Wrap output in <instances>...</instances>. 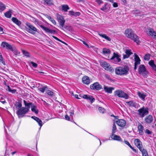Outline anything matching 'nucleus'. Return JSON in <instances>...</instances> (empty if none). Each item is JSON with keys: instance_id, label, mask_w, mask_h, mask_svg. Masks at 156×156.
<instances>
[{"instance_id": "f257e3e1", "label": "nucleus", "mask_w": 156, "mask_h": 156, "mask_svg": "<svg viewBox=\"0 0 156 156\" xmlns=\"http://www.w3.org/2000/svg\"><path fill=\"white\" fill-rule=\"evenodd\" d=\"M124 34L126 37L133 40L137 44H139L140 41L138 36L131 29H127L125 31Z\"/></svg>"}, {"instance_id": "f03ea898", "label": "nucleus", "mask_w": 156, "mask_h": 156, "mask_svg": "<svg viewBox=\"0 0 156 156\" xmlns=\"http://www.w3.org/2000/svg\"><path fill=\"white\" fill-rule=\"evenodd\" d=\"M129 70V68L127 66L122 67H119L116 68L115 69V73L119 75H126Z\"/></svg>"}, {"instance_id": "7ed1b4c3", "label": "nucleus", "mask_w": 156, "mask_h": 156, "mask_svg": "<svg viewBox=\"0 0 156 156\" xmlns=\"http://www.w3.org/2000/svg\"><path fill=\"white\" fill-rule=\"evenodd\" d=\"M148 108H145L144 107H143L138 109L137 112L140 117L142 118L145 115L148 114Z\"/></svg>"}, {"instance_id": "20e7f679", "label": "nucleus", "mask_w": 156, "mask_h": 156, "mask_svg": "<svg viewBox=\"0 0 156 156\" xmlns=\"http://www.w3.org/2000/svg\"><path fill=\"white\" fill-rule=\"evenodd\" d=\"M29 112L26 107H21L16 112V114L18 118H20L23 117L24 115Z\"/></svg>"}, {"instance_id": "39448f33", "label": "nucleus", "mask_w": 156, "mask_h": 156, "mask_svg": "<svg viewBox=\"0 0 156 156\" xmlns=\"http://www.w3.org/2000/svg\"><path fill=\"white\" fill-rule=\"evenodd\" d=\"M114 95L115 96H117L119 97L125 99H128L129 97L127 94L120 90H118L115 91Z\"/></svg>"}, {"instance_id": "423d86ee", "label": "nucleus", "mask_w": 156, "mask_h": 156, "mask_svg": "<svg viewBox=\"0 0 156 156\" xmlns=\"http://www.w3.org/2000/svg\"><path fill=\"white\" fill-rule=\"evenodd\" d=\"M26 25L28 27L27 29L28 30L27 32L29 33L32 34H34L37 31V29L30 23L27 22L26 23Z\"/></svg>"}, {"instance_id": "0eeeda50", "label": "nucleus", "mask_w": 156, "mask_h": 156, "mask_svg": "<svg viewBox=\"0 0 156 156\" xmlns=\"http://www.w3.org/2000/svg\"><path fill=\"white\" fill-rule=\"evenodd\" d=\"M120 56L114 52L113 56L110 58L111 62L115 64H117L121 61Z\"/></svg>"}, {"instance_id": "6e6552de", "label": "nucleus", "mask_w": 156, "mask_h": 156, "mask_svg": "<svg viewBox=\"0 0 156 156\" xmlns=\"http://www.w3.org/2000/svg\"><path fill=\"white\" fill-rule=\"evenodd\" d=\"M101 65L105 70L109 71L110 72H112L114 70L111 66L107 62L105 61H102L100 62Z\"/></svg>"}, {"instance_id": "1a4fd4ad", "label": "nucleus", "mask_w": 156, "mask_h": 156, "mask_svg": "<svg viewBox=\"0 0 156 156\" xmlns=\"http://www.w3.org/2000/svg\"><path fill=\"white\" fill-rule=\"evenodd\" d=\"M1 47L3 48H5L12 51H13L14 49L12 46L8 43L3 41L1 44Z\"/></svg>"}, {"instance_id": "9d476101", "label": "nucleus", "mask_w": 156, "mask_h": 156, "mask_svg": "<svg viewBox=\"0 0 156 156\" xmlns=\"http://www.w3.org/2000/svg\"><path fill=\"white\" fill-rule=\"evenodd\" d=\"M139 72L140 74H141L143 76H146L147 73V72L144 65H141L140 66L139 68Z\"/></svg>"}, {"instance_id": "9b49d317", "label": "nucleus", "mask_w": 156, "mask_h": 156, "mask_svg": "<svg viewBox=\"0 0 156 156\" xmlns=\"http://www.w3.org/2000/svg\"><path fill=\"white\" fill-rule=\"evenodd\" d=\"M90 88L93 90H98L102 88L101 86L98 82L94 83L90 85Z\"/></svg>"}, {"instance_id": "f8f14e48", "label": "nucleus", "mask_w": 156, "mask_h": 156, "mask_svg": "<svg viewBox=\"0 0 156 156\" xmlns=\"http://www.w3.org/2000/svg\"><path fill=\"white\" fill-rule=\"evenodd\" d=\"M57 17L58 21L60 25L61 26L62 29H63L62 27L64 25L65 20L63 16L58 14H57Z\"/></svg>"}, {"instance_id": "ddd939ff", "label": "nucleus", "mask_w": 156, "mask_h": 156, "mask_svg": "<svg viewBox=\"0 0 156 156\" xmlns=\"http://www.w3.org/2000/svg\"><path fill=\"white\" fill-rule=\"evenodd\" d=\"M134 69H137V66L140 64V62L141 61L138 56L136 54H134Z\"/></svg>"}, {"instance_id": "4468645a", "label": "nucleus", "mask_w": 156, "mask_h": 156, "mask_svg": "<svg viewBox=\"0 0 156 156\" xmlns=\"http://www.w3.org/2000/svg\"><path fill=\"white\" fill-rule=\"evenodd\" d=\"M134 143L140 151L144 149L142 147V143L139 139H135L134 140Z\"/></svg>"}, {"instance_id": "2eb2a0df", "label": "nucleus", "mask_w": 156, "mask_h": 156, "mask_svg": "<svg viewBox=\"0 0 156 156\" xmlns=\"http://www.w3.org/2000/svg\"><path fill=\"white\" fill-rule=\"evenodd\" d=\"M80 97H82L83 98L87 100V101H90L91 103H92L95 101V99L91 95H87L85 94L83 95H80Z\"/></svg>"}, {"instance_id": "dca6fc26", "label": "nucleus", "mask_w": 156, "mask_h": 156, "mask_svg": "<svg viewBox=\"0 0 156 156\" xmlns=\"http://www.w3.org/2000/svg\"><path fill=\"white\" fill-rule=\"evenodd\" d=\"M117 124L119 126L121 127H124L126 125V122L123 119H118L116 121Z\"/></svg>"}, {"instance_id": "f3484780", "label": "nucleus", "mask_w": 156, "mask_h": 156, "mask_svg": "<svg viewBox=\"0 0 156 156\" xmlns=\"http://www.w3.org/2000/svg\"><path fill=\"white\" fill-rule=\"evenodd\" d=\"M153 117L151 115H149L146 116L144 119L145 122L146 123L148 124L151 123L153 122Z\"/></svg>"}, {"instance_id": "a211bd4d", "label": "nucleus", "mask_w": 156, "mask_h": 156, "mask_svg": "<svg viewBox=\"0 0 156 156\" xmlns=\"http://www.w3.org/2000/svg\"><path fill=\"white\" fill-rule=\"evenodd\" d=\"M147 32H148L149 34L153 37L156 39V33L154 31L153 28H148Z\"/></svg>"}, {"instance_id": "6ab92c4d", "label": "nucleus", "mask_w": 156, "mask_h": 156, "mask_svg": "<svg viewBox=\"0 0 156 156\" xmlns=\"http://www.w3.org/2000/svg\"><path fill=\"white\" fill-rule=\"evenodd\" d=\"M126 54L123 55V58L124 59L128 58L129 56L133 54L131 50L130 49H126L125 51Z\"/></svg>"}, {"instance_id": "aec40b11", "label": "nucleus", "mask_w": 156, "mask_h": 156, "mask_svg": "<svg viewBox=\"0 0 156 156\" xmlns=\"http://www.w3.org/2000/svg\"><path fill=\"white\" fill-rule=\"evenodd\" d=\"M112 139L114 140L120 141L121 142L122 141V139L121 138V137L118 135L114 134H112L110 136Z\"/></svg>"}, {"instance_id": "412c9836", "label": "nucleus", "mask_w": 156, "mask_h": 156, "mask_svg": "<svg viewBox=\"0 0 156 156\" xmlns=\"http://www.w3.org/2000/svg\"><path fill=\"white\" fill-rule=\"evenodd\" d=\"M31 118L35 120L38 123L40 127L39 129V130L40 129L41 127L43 125V123L42 121L39 118L35 116H33L31 117Z\"/></svg>"}, {"instance_id": "4be33fe9", "label": "nucleus", "mask_w": 156, "mask_h": 156, "mask_svg": "<svg viewBox=\"0 0 156 156\" xmlns=\"http://www.w3.org/2000/svg\"><path fill=\"white\" fill-rule=\"evenodd\" d=\"M114 89V88L112 87H109L107 86H104V90L105 92L111 94L112 91Z\"/></svg>"}, {"instance_id": "5701e85b", "label": "nucleus", "mask_w": 156, "mask_h": 156, "mask_svg": "<svg viewBox=\"0 0 156 156\" xmlns=\"http://www.w3.org/2000/svg\"><path fill=\"white\" fill-rule=\"evenodd\" d=\"M137 128L139 134L140 135H143L144 134V127L143 126L139 123L138 124Z\"/></svg>"}, {"instance_id": "b1692460", "label": "nucleus", "mask_w": 156, "mask_h": 156, "mask_svg": "<svg viewBox=\"0 0 156 156\" xmlns=\"http://www.w3.org/2000/svg\"><path fill=\"white\" fill-rule=\"evenodd\" d=\"M128 106L129 107H133L135 108H136L137 106V103L133 101H129L126 102Z\"/></svg>"}, {"instance_id": "393cba45", "label": "nucleus", "mask_w": 156, "mask_h": 156, "mask_svg": "<svg viewBox=\"0 0 156 156\" xmlns=\"http://www.w3.org/2000/svg\"><path fill=\"white\" fill-rule=\"evenodd\" d=\"M148 64L151 66L152 69L154 71H156V65L154 63V61L151 60L149 62Z\"/></svg>"}, {"instance_id": "a878e982", "label": "nucleus", "mask_w": 156, "mask_h": 156, "mask_svg": "<svg viewBox=\"0 0 156 156\" xmlns=\"http://www.w3.org/2000/svg\"><path fill=\"white\" fill-rule=\"evenodd\" d=\"M83 83L87 85L89 84L90 83V80L89 77L87 76H84L82 79Z\"/></svg>"}, {"instance_id": "bb28decb", "label": "nucleus", "mask_w": 156, "mask_h": 156, "mask_svg": "<svg viewBox=\"0 0 156 156\" xmlns=\"http://www.w3.org/2000/svg\"><path fill=\"white\" fill-rule=\"evenodd\" d=\"M12 21L17 25L18 26H20L21 23V22L19 20L16 18L13 17L12 18Z\"/></svg>"}, {"instance_id": "cd10ccee", "label": "nucleus", "mask_w": 156, "mask_h": 156, "mask_svg": "<svg viewBox=\"0 0 156 156\" xmlns=\"http://www.w3.org/2000/svg\"><path fill=\"white\" fill-rule=\"evenodd\" d=\"M12 10L9 9L8 11L4 13L5 16L7 18H10L12 16Z\"/></svg>"}, {"instance_id": "c85d7f7f", "label": "nucleus", "mask_w": 156, "mask_h": 156, "mask_svg": "<svg viewBox=\"0 0 156 156\" xmlns=\"http://www.w3.org/2000/svg\"><path fill=\"white\" fill-rule=\"evenodd\" d=\"M138 95L139 97L141 98L142 100L144 101L145 98L146 96V95L142 92H138Z\"/></svg>"}, {"instance_id": "c756f323", "label": "nucleus", "mask_w": 156, "mask_h": 156, "mask_svg": "<svg viewBox=\"0 0 156 156\" xmlns=\"http://www.w3.org/2000/svg\"><path fill=\"white\" fill-rule=\"evenodd\" d=\"M98 34L101 37L104 38L105 39L108 40L109 41H110L111 40V38L108 37L107 36L106 34H101L100 32L98 33Z\"/></svg>"}, {"instance_id": "7c9ffc66", "label": "nucleus", "mask_w": 156, "mask_h": 156, "mask_svg": "<svg viewBox=\"0 0 156 156\" xmlns=\"http://www.w3.org/2000/svg\"><path fill=\"white\" fill-rule=\"evenodd\" d=\"M23 102L26 107V108H27L28 111H29L30 108V106L32 105V103H27L25 100L23 101Z\"/></svg>"}, {"instance_id": "2f4dec72", "label": "nucleus", "mask_w": 156, "mask_h": 156, "mask_svg": "<svg viewBox=\"0 0 156 156\" xmlns=\"http://www.w3.org/2000/svg\"><path fill=\"white\" fill-rule=\"evenodd\" d=\"M62 9L65 12L67 11L69 9V6L67 5H63L62 6Z\"/></svg>"}, {"instance_id": "473e14b6", "label": "nucleus", "mask_w": 156, "mask_h": 156, "mask_svg": "<svg viewBox=\"0 0 156 156\" xmlns=\"http://www.w3.org/2000/svg\"><path fill=\"white\" fill-rule=\"evenodd\" d=\"M103 53L105 55H109L110 54L111 51L110 49L106 48H104L103 49Z\"/></svg>"}, {"instance_id": "72a5a7b5", "label": "nucleus", "mask_w": 156, "mask_h": 156, "mask_svg": "<svg viewBox=\"0 0 156 156\" xmlns=\"http://www.w3.org/2000/svg\"><path fill=\"white\" fill-rule=\"evenodd\" d=\"M6 9L5 5L2 2H0V12H2Z\"/></svg>"}, {"instance_id": "f704fd0d", "label": "nucleus", "mask_w": 156, "mask_h": 156, "mask_svg": "<svg viewBox=\"0 0 156 156\" xmlns=\"http://www.w3.org/2000/svg\"><path fill=\"white\" fill-rule=\"evenodd\" d=\"M15 106L16 109L18 110L19 109H20V108L22 107V104L20 102H16L15 104Z\"/></svg>"}, {"instance_id": "c9c22d12", "label": "nucleus", "mask_w": 156, "mask_h": 156, "mask_svg": "<svg viewBox=\"0 0 156 156\" xmlns=\"http://www.w3.org/2000/svg\"><path fill=\"white\" fill-rule=\"evenodd\" d=\"M44 4H46L49 5H53L52 0H44Z\"/></svg>"}, {"instance_id": "e433bc0d", "label": "nucleus", "mask_w": 156, "mask_h": 156, "mask_svg": "<svg viewBox=\"0 0 156 156\" xmlns=\"http://www.w3.org/2000/svg\"><path fill=\"white\" fill-rule=\"evenodd\" d=\"M31 110L33 112H34L36 114H37L38 113V110L37 109V107L35 106H32L31 107Z\"/></svg>"}, {"instance_id": "4c0bfd02", "label": "nucleus", "mask_w": 156, "mask_h": 156, "mask_svg": "<svg viewBox=\"0 0 156 156\" xmlns=\"http://www.w3.org/2000/svg\"><path fill=\"white\" fill-rule=\"evenodd\" d=\"M140 151L142 152L143 156H149L146 150L144 149Z\"/></svg>"}, {"instance_id": "58836bf2", "label": "nucleus", "mask_w": 156, "mask_h": 156, "mask_svg": "<svg viewBox=\"0 0 156 156\" xmlns=\"http://www.w3.org/2000/svg\"><path fill=\"white\" fill-rule=\"evenodd\" d=\"M31 21L34 23L35 24L39 25V22L35 18L32 17L30 19Z\"/></svg>"}, {"instance_id": "ea45409f", "label": "nucleus", "mask_w": 156, "mask_h": 156, "mask_svg": "<svg viewBox=\"0 0 156 156\" xmlns=\"http://www.w3.org/2000/svg\"><path fill=\"white\" fill-rule=\"evenodd\" d=\"M41 28L46 32L49 33L50 31V29L47 27H45L42 25H40Z\"/></svg>"}, {"instance_id": "a19ab883", "label": "nucleus", "mask_w": 156, "mask_h": 156, "mask_svg": "<svg viewBox=\"0 0 156 156\" xmlns=\"http://www.w3.org/2000/svg\"><path fill=\"white\" fill-rule=\"evenodd\" d=\"M22 51L23 54L25 56L28 57H30V53L28 51L23 50H22Z\"/></svg>"}, {"instance_id": "79ce46f5", "label": "nucleus", "mask_w": 156, "mask_h": 156, "mask_svg": "<svg viewBox=\"0 0 156 156\" xmlns=\"http://www.w3.org/2000/svg\"><path fill=\"white\" fill-rule=\"evenodd\" d=\"M132 13L133 14H135L136 16H140V15H139V14H140V12L139 10H136L133 11L132 12Z\"/></svg>"}, {"instance_id": "37998d69", "label": "nucleus", "mask_w": 156, "mask_h": 156, "mask_svg": "<svg viewBox=\"0 0 156 156\" xmlns=\"http://www.w3.org/2000/svg\"><path fill=\"white\" fill-rule=\"evenodd\" d=\"M7 88L6 89V90L9 91V92H11L12 93H14L16 92V90H12L11 89L10 87L9 86H7Z\"/></svg>"}, {"instance_id": "c03bdc74", "label": "nucleus", "mask_w": 156, "mask_h": 156, "mask_svg": "<svg viewBox=\"0 0 156 156\" xmlns=\"http://www.w3.org/2000/svg\"><path fill=\"white\" fill-rule=\"evenodd\" d=\"M116 126L114 123L113 124V126H112V134H114L116 132Z\"/></svg>"}, {"instance_id": "a18cd8bd", "label": "nucleus", "mask_w": 156, "mask_h": 156, "mask_svg": "<svg viewBox=\"0 0 156 156\" xmlns=\"http://www.w3.org/2000/svg\"><path fill=\"white\" fill-rule=\"evenodd\" d=\"M47 89V86H44L42 87L39 88H38V90L41 91L42 93H44L45 90Z\"/></svg>"}, {"instance_id": "49530a36", "label": "nucleus", "mask_w": 156, "mask_h": 156, "mask_svg": "<svg viewBox=\"0 0 156 156\" xmlns=\"http://www.w3.org/2000/svg\"><path fill=\"white\" fill-rule=\"evenodd\" d=\"M150 58V55L149 54H146L144 57V59L145 60L148 61Z\"/></svg>"}, {"instance_id": "de8ad7c7", "label": "nucleus", "mask_w": 156, "mask_h": 156, "mask_svg": "<svg viewBox=\"0 0 156 156\" xmlns=\"http://www.w3.org/2000/svg\"><path fill=\"white\" fill-rule=\"evenodd\" d=\"M52 37L54 38L55 39V40H57V41H58L61 42H62V43L66 44V45H67V44L65 43V42L63 41H61V40H60V39H58V38H57V37H55V36H52Z\"/></svg>"}, {"instance_id": "09e8293b", "label": "nucleus", "mask_w": 156, "mask_h": 156, "mask_svg": "<svg viewBox=\"0 0 156 156\" xmlns=\"http://www.w3.org/2000/svg\"><path fill=\"white\" fill-rule=\"evenodd\" d=\"M98 110L100 112L102 113H104L105 112V109L104 108L101 107L99 108Z\"/></svg>"}, {"instance_id": "8fccbe9b", "label": "nucleus", "mask_w": 156, "mask_h": 156, "mask_svg": "<svg viewBox=\"0 0 156 156\" xmlns=\"http://www.w3.org/2000/svg\"><path fill=\"white\" fill-rule=\"evenodd\" d=\"M0 62H2V63L4 65H5V62L3 60V57L2 55H0Z\"/></svg>"}, {"instance_id": "3c124183", "label": "nucleus", "mask_w": 156, "mask_h": 156, "mask_svg": "<svg viewBox=\"0 0 156 156\" xmlns=\"http://www.w3.org/2000/svg\"><path fill=\"white\" fill-rule=\"evenodd\" d=\"M107 5V3H105V5L100 9L101 10L103 11H105V10H106L107 9L106 6Z\"/></svg>"}, {"instance_id": "603ef678", "label": "nucleus", "mask_w": 156, "mask_h": 156, "mask_svg": "<svg viewBox=\"0 0 156 156\" xmlns=\"http://www.w3.org/2000/svg\"><path fill=\"white\" fill-rule=\"evenodd\" d=\"M46 92L48 95L50 96H52L53 94V92L49 90H47Z\"/></svg>"}, {"instance_id": "864d4df0", "label": "nucleus", "mask_w": 156, "mask_h": 156, "mask_svg": "<svg viewBox=\"0 0 156 156\" xmlns=\"http://www.w3.org/2000/svg\"><path fill=\"white\" fill-rule=\"evenodd\" d=\"M124 142L126 144V145H128L130 148L132 147V146L130 144L129 142L128 141H127L126 140H124Z\"/></svg>"}, {"instance_id": "5fc2aeb1", "label": "nucleus", "mask_w": 156, "mask_h": 156, "mask_svg": "<svg viewBox=\"0 0 156 156\" xmlns=\"http://www.w3.org/2000/svg\"><path fill=\"white\" fill-rule=\"evenodd\" d=\"M30 63L32 65V66L35 68H36L37 66V64L34 62H31Z\"/></svg>"}, {"instance_id": "6e6d98bb", "label": "nucleus", "mask_w": 156, "mask_h": 156, "mask_svg": "<svg viewBox=\"0 0 156 156\" xmlns=\"http://www.w3.org/2000/svg\"><path fill=\"white\" fill-rule=\"evenodd\" d=\"M96 1L99 5H100L103 3V2L102 0H96Z\"/></svg>"}, {"instance_id": "4d7b16f0", "label": "nucleus", "mask_w": 156, "mask_h": 156, "mask_svg": "<svg viewBox=\"0 0 156 156\" xmlns=\"http://www.w3.org/2000/svg\"><path fill=\"white\" fill-rule=\"evenodd\" d=\"M145 133H146L148 135L151 134V132L148 129H146L145 130Z\"/></svg>"}, {"instance_id": "13d9d810", "label": "nucleus", "mask_w": 156, "mask_h": 156, "mask_svg": "<svg viewBox=\"0 0 156 156\" xmlns=\"http://www.w3.org/2000/svg\"><path fill=\"white\" fill-rule=\"evenodd\" d=\"M69 13L71 16H74V12L72 11H70L69 12Z\"/></svg>"}, {"instance_id": "bf43d9fd", "label": "nucleus", "mask_w": 156, "mask_h": 156, "mask_svg": "<svg viewBox=\"0 0 156 156\" xmlns=\"http://www.w3.org/2000/svg\"><path fill=\"white\" fill-rule=\"evenodd\" d=\"M70 116V117L73 119V115H74V113L73 112H69Z\"/></svg>"}, {"instance_id": "052dcab7", "label": "nucleus", "mask_w": 156, "mask_h": 156, "mask_svg": "<svg viewBox=\"0 0 156 156\" xmlns=\"http://www.w3.org/2000/svg\"><path fill=\"white\" fill-rule=\"evenodd\" d=\"M54 25H56V23L55 20L52 18L51 20L50 21Z\"/></svg>"}, {"instance_id": "680f3d73", "label": "nucleus", "mask_w": 156, "mask_h": 156, "mask_svg": "<svg viewBox=\"0 0 156 156\" xmlns=\"http://www.w3.org/2000/svg\"><path fill=\"white\" fill-rule=\"evenodd\" d=\"M65 118L66 119V120L69 121L70 120V117L69 116H68L67 115H66L65 116Z\"/></svg>"}, {"instance_id": "e2e57ef3", "label": "nucleus", "mask_w": 156, "mask_h": 156, "mask_svg": "<svg viewBox=\"0 0 156 156\" xmlns=\"http://www.w3.org/2000/svg\"><path fill=\"white\" fill-rule=\"evenodd\" d=\"M74 16H79L80 14V13L79 12H74Z\"/></svg>"}, {"instance_id": "0e129e2a", "label": "nucleus", "mask_w": 156, "mask_h": 156, "mask_svg": "<svg viewBox=\"0 0 156 156\" xmlns=\"http://www.w3.org/2000/svg\"><path fill=\"white\" fill-rule=\"evenodd\" d=\"M55 30L50 29V31L49 33H50L51 34H54L55 33Z\"/></svg>"}, {"instance_id": "69168bd1", "label": "nucleus", "mask_w": 156, "mask_h": 156, "mask_svg": "<svg viewBox=\"0 0 156 156\" xmlns=\"http://www.w3.org/2000/svg\"><path fill=\"white\" fill-rule=\"evenodd\" d=\"M74 96L75 97V98L78 99H80V96H79L77 94H75L74 95Z\"/></svg>"}, {"instance_id": "338daca9", "label": "nucleus", "mask_w": 156, "mask_h": 156, "mask_svg": "<svg viewBox=\"0 0 156 156\" xmlns=\"http://www.w3.org/2000/svg\"><path fill=\"white\" fill-rule=\"evenodd\" d=\"M113 6L114 7H117L118 6V5L117 3L116 2L113 3Z\"/></svg>"}, {"instance_id": "774afa93", "label": "nucleus", "mask_w": 156, "mask_h": 156, "mask_svg": "<svg viewBox=\"0 0 156 156\" xmlns=\"http://www.w3.org/2000/svg\"><path fill=\"white\" fill-rule=\"evenodd\" d=\"M82 42L83 43L85 44L86 46H87L88 47H89V45H88V44H87V43L85 42V41H82Z\"/></svg>"}]
</instances>
